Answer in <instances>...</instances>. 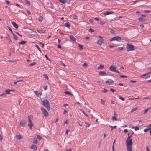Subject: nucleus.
<instances>
[{"mask_svg":"<svg viewBox=\"0 0 151 151\" xmlns=\"http://www.w3.org/2000/svg\"><path fill=\"white\" fill-rule=\"evenodd\" d=\"M134 133L133 132L130 136H129L130 133H128V137L126 140V145L127 147V148H128L129 151H130V150H131L133 144L132 139H130V138L132 136Z\"/></svg>","mask_w":151,"mask_h":151,"instance_id":"nucleus-1","label":"nucleus"},{"mask_svg":"<svg viewBox=\"0 0 151 151\" xmlns=\"http://www.w3.org/2000/svg\"><path fill=\"white\" fill-rule=\"evenodd\" d=\"M126 50L127 51H133L135 50L134 46L130 44H127L126 45Z\"/></svg>","mask_w":151,"mask_h":151,"instance_id":"nucleus-2","label":"nucleus"},{"mask_svg":"<svg viewBox=\"0 0 151 151\" xmlns=\"http://www.w3.org/2000/svg\"><path fill=\"white\" fill-rule=\"evenodd\" d=\"M43 104L45 106L47 107L48 110L50 109L49 103L48 101L47 100H43Z\"/></svg>","mask_w":151,"mask_h":151,"instance_id":"nucleus-3","label":"nucleus"},{"mask_svg":"<svg viewBox=\"0 0 151 151\" xmlns=\"http://www.w3.org/2000/svg\"><path fill=\"white\" fill-rule=\"evenodd\" d=\"M41 110L42 112L45 116L47 117L48 116V113L44 108L43 107H41Z\"/></svg>","mask_w":151,"mask_h":151,"instance_id":"nucleus-4","label":"nucleus"},{"mask_svg":"<svg viewBox=\"0 0 151 151\" xmlns=\"http://www.w3.org/2000/svg\"><path fill=\"white\" fill-rule=\"evenodd\" d=\"M116 67H114L113 65H111L109 67V70L111 71L115 72L116 71Z\"/></svg>","mask_w":151,"mask_h":151,"instance_id":"nucleus-5","label":"nucleus"},{"mask_svg":"<svg viewBox=\"0 0 151 151\" xmlns=\"http://www.w3.org/2000/svg\"><path fill=\"white\" fill-rule=\"evenodd\" d=\"M114 12L112 11H106L103 12V14L104 15H106L109 14H110L113 13Z\"/></svg>","mask_w":151,"mask_h":151,"instance_id":"nucleus-6","label":"nucleus"},{"mask_svg":"<svg viewBox=\"0 0 151 151\" xmlns=\"http://www.w3.org/2000/svg\"><path fill=\"white\" fill-rule=\"evenodd\" d=\"M115 41H116L118 42H120L121 40V38L119 36H116L114 37Z\"/></svg>","mask_w":151,"mask_h":151,"instance_id":"nucleus-7","label":"nucleus"},{"mask_svg":"<svg viewBox=\"0 0 151 151\" xmlns=\"http://www.w3.org/2000/svg\"><path fill=\"white\" fill-rule=\"evenodd\" d=\"M104 42L102 39L99 40L97 42V43L100 45H101Z\"/></svg>","mask_w":151,"mask_h":151,"instance_id":"nucleus-8","label":"nucleus"},{"mask_svg":"<svg viewBox=\"0 0 151 151\" xmlns=\"http://www.w3.org/2000/svg\"><path fill=\"white\" fill-rule=\"evenodd\" d=\"M14 91V90L7 89L5 91L6 92L5 93H6V94H10V91Z\"/></svg>","mask_w":151,"mask_h":151,"instance_id":"nucleus-9","label":"nucleus"},{"mask_svg":"<svg viewBox=\"0 0 151 151\" xmlns=\"http://www.w3.org/2000/svg\"><path fill=\"white\" fill-rule=\"evenodd\" d=\"M106 83L111 85L114 83V81L111 79H108L106 82Z\"/></svg>","mask_w":151,"mask_h":151,"instance_id":"nucleus-10","label":"nucleus"},{"mask_svg":"<svg viewBox=\"0 0 151 151\" xmlns=\"http://www.w3.org/2000/svg\"><path fill=\"white\" fill-rule=\"evenodd\" d=\"M25 124V121L24 120H22L20 122V125L21 127H23L24 126Z\"/></svg>","mask_w":151,"mask_h":151,"instance_id":"nucleus-11","label":"nucleus"},{"mask_svg":"<svg viewBox=\"0 0 151 151\" xmlns=\"http://www.w3.org/2000/svg\"><path fill=\"white\" fill-rule=\"evenodd\" d=\"M12 24L13 25V26L16 29L18 28V26L16 23L14 22H12Z\"/></svg>","mask_w":151,"mask_h":151,"instance_id":"nucleus-12","label":"nucleus"},{"mask_svg":"<svg viewBox=\"0 0 151 151\" xmlns=\"http://www.w3.org/2000/svg\"><path fill=\"white\" fill-rule=\"evenodd\" d=\"M31 149H33L35 151L37 150V146L35 145H32L31 147Z\"/></svg>","mask_w":151,"mask_h":151,"instance_id":"nucleus-13","label":"nucleus"},{"mask_svg":"<svg viewBox=\"0 0 151 151\" xmlns=\"http://www.w3.org/2000/svg\"><path fill=\"white\" fill-rule=\"evenodd\" d=\"M33 116L32 115H30L28 117V119L29 122H32L33 119Z\"/></svg>","mask_w":151,"mask_h":151,"instance_id":"nucleus-14","label":"nucleus"},{"mask_svg":"<svg viewBox=\"0 0 151 151\" xmlns=\"http://www.w3.org/2000/svg\"><path fill=\"white\" fill-rule=\"evenodd\" d=\"M16 137L18 139H20L22 138V136L20 134L17 135L16 136Z\"/></svg>","mask_w":151,"mask_h":151,"instance_id":"nucleus-15","label":"nucleus"},{"mask_svg":"<svg viewBox=\"0 0 151 151\" xmlns=\"http://www.w3.org/2000/svg\"><path fill=\"white\" fill-rule=\"evenodd\" d=\"M150 127H149V125H148L147 126V128H146V129H144V132H146L148 130H149L150 131V129H151V128Z\"/></svg>","mask_w":151,"mask_h":151,"instance_id":"nucleus-16","label":"nucleus"},{"mask_svg":"<svg viewBox=\"0 0 151 151\" xmlns=\"http://www.w3.org/2000/svg\"><path fill=\"white\" fill-rule=\"evenodd\" d=\"M34 93L37 96H40L42 95V93H39L37 91H35L34 92Z\"/></svg>","mask_w":151,"mask_h":151,"instance_id":"nucleus-17","label":"nucleus"},{"mask_svg":"<svg viewBox=\"0 0 151 151\" xmlns=\"http://www.w3.org/2000/svg\"><path fill=\"white\" fill-rule=\"evenodd\" d=\"M123 50H124V48L123 47H118L115 49V50H117L118 51H122Z\"/></svg>","mask_w":151,"mask_h":151,"instance_id":"nucleus-18","label":"nucleus"},{"mask_svg":"<svg viewBox=\"0 0 151 151\" xmlns=\"http://www.w3.org/2000/svg\"><path fill=\"white\" fill-rule=\"evenodd\" d=\"M33 143L34 144H37L38 141L36 138H35L33 139Z\"/></svg>","mask_w":151,"mask_h":151,"instance_id":"nucleus-19","label":"nucleus"},{"mask_svg":"<svg viewBox=\"0 0 151 151\" xmlns=\"http://www.w3.org/2000/svg\"><path fill=\"white\" fill-rule=\"evenodd\" d=\"M29 122V123L28 124V126L31 128L30 129H31L32 127L33 126V124L32 122Z\"/></svg>","mask_w":151,"mask_h":151,"instance_id":"nucleus-20","label":"nucleus"},{"mask_svg":"<svg viewBox=\"0 0 151 151\" xmlns=\"http://www.w3.org/2000/svg\"><path fill=\"white\" fill-rule=\"evenodd\" d=\"M70 39H71L73 41H75L76 40L75 38L72 35L70 37Z\"/></svg>","mask_w":151,"mask_h":151,"instance_id":"nucleus-21","label":"nucleus"},{"mask_svg":"<svg viewBox=\"0 0 151 151\" xmlns=\"http://www.w3.org/2000/svg\"><path fill=\"white\" fill-rule=\"evenodd\" d=\"M106 74V72L103 71H100L99 73V75H103V76L105 75Z\"/></svg>","mask_w":151,"mask_h":151,"instance_id":"nucleus-22","label":"nucleus"},{"mask_svg":"<svg viewBox=\"0 0 151 151\" xmlns=\"http://www.w3.org/2000/svg\"><path fill=\"white\" fill-rule=\"evenodd\" d=\"M43 19V18L42 16H40L38 18V20L40 22H42Z\"/></svg>","mask_w":151,"mask_h":151,"instance_id":"nucleus-23","label":"nucleus"},{"mask_svg":"<svg viewBox=\"0 0 151 151\" xmlns=\"http://www.w3.org/2000/svg\"><path fill=\"white\" fill-rule=\"evenodd\" d=\"M72 18L74 20H76L78 19L77 16L76 15H73L72 16Z\"/></svg>","mask_w":151,"mask_h":151,"instance_id":"nucleus-24","label":"nucleus"},{"mask_svg":"<svg viewBox=\"0 0 151 151\" xmlns=\"http://www.w3.org/2000/svg\"><path fill=\"white\" fill-rule=\"evenodd\" d=\"M116 140H115L112 144V151H114V143L115 142Z\"/></svg>","mask_w":151,"mask_h":151,"instance_id":"nucleus-25","label":"nucleus"},{"mask_svg":"<svg viewBox=\"0 0 151 151\" xmlns=\"http://www.w3.org/2000/svg\"><path fill=\"white\" fill-rule=\"evenodd\" d=\"M65 26L68 28H69L70 27V25L68 22L66 23H65Z\"/></svg>","mask_w":151,"mask_h":151,"instance_id":"nucleus-26","label":"nucleus"},{"mask_svg":"<svg viewBox=\"0 0 151 151\" xmlns=\"http://www.w3.org/2000/svg\"><path fill=\"white\" fill-rule=\"evenodd\" d=\"M64 93L65 94L68 95H72V94L69 91H65L64 92Z\"/></svg>","mask_w":151,"mask_h":151,"instance_id":"nucleus-27","label":"nucleus"},{"mask_svg":"<svg viewBox=\"0 0 151 151\" xmlns=\"http://www.w3.org/2000/svg\"><path fill=\"white\" fill-rule=\"evenodd\" d=\"M66 0H59V1L62 3L65 4L66 2Z\"/></svg>","mask_w":151,"mask_h":151,"instance_id":"nucleus-28","label":"nucleus"},{"mask_svg":"<svg viewBox=\"0 0 151 151\" xmlns=\"http://www.w3.org/2000/svg\"><path fill=\"white\" fill-rule=\"evenodd\" d=\"M13 38L15 40H17L18 39V37L14 33L13 34Z\"/></svg>","mask_w":151,"mask_h":151,"instance_id":"nucleus-29","label":"nucleus"},{"mask_svg":"<svg viewBox=\"0 0 151 151\" xmlns=\"http://www.w3.org/2000/svg\"><path fill=\"white\" fill-rule=\"evenodd\" d=\"M104 68V66L102 65H100L97 68V69H101L102 68Z\"/></svg>","mask_w":151,"mask_h":151,"instance_id":"nucleus-30","label":"nucleus"},{"mask_svg":"<svg viewBox=\"0 0 151 151\" xmlns=\"http://www.w3.org/2000/svg\"><path fill=\"white\" fill-rule=\"evenodd\" d=\"M138 109V107H136L135 108L132 109V110L131 111V113H132L133 111H136V110H137Z\"/></svg>","mask_w":151,"mask_h":151,"instance_id":"nucleus-31","label":"nucleus"},{"mask_svg":"<svg viewBox=\"0 0 151 151\" xmlns=\"http://www.w3.org/2000/svg\"><path fill=\"white\" fill-rule=\"evenodd\" d=\"M132 128V129H134L135 131L138 130L139 129V127L138 126L133 127Z\"/></svg>","mask_w":151,"mask_h":151,"instance_id":"nucleus-32","label":"nucleus"},{"mask_svg":"<svg viewBox=\"0 0 151 151\" xmlns=\"http://www.w3.org/2000/svg\"><path fill=\"white\" fill-rule=\"evenodd\" d=\"M23 81V80H18L16 82H14V84H17V83H18V82H22Z\"/></svg>","mask_w":151,"mask_h":151,"instance_id":"nucleus-33","label":"nucleus"},{"mask_svg":"<svg viewBox=\"0 0 151 151\" xmlns=\"http://www.w3.org/2000/svg\"><path fill=\"white\" fill-rule=\"evenodd\" d=\"M151 73V72H148V73H146V74H144L141 76L140 77H144V76H146L147 75V74H150V73Z\"/></svg>","mask_w":151,"mask_h":151,"instance_id":"nucleus-34","label":"nucleus"},{"mask_svg":"<svg viewBox=\"0 0 151 151\" xmlns=\"http://www.w3.org/2000/svg\"><path fill=\"white\" fill-rule=\"evenodd\" d=\"M101 103L102 104H103V105H104L105 104V100H104L101 99Z\"/></svg>","mask_w":151,"mask_h":151,"instance_id":"nucleus-35","label":"nucleus"},{"mask_svg":"<svg viewBox=\"0 0 151 151\" xmlns=\"http://www.w3.org/2000/svg\"><path fill=\"white\" fill-rule=\"evenodd\" d=\"M26 41H22L20 42L19 43V44H20V45L24 44L25 43H26Z\"/></svg>","mask_w":151,"mask_h":151,"instance_id":"nucleus-36","label":"nucleus"},{"mask_svg":"<svg viewBox=\"0 0 151 151\" xmlns=\"http://www.w3.org/2000/svg\"><path fill=\"white\" fill-rule=\"evenodd\" d=\"M89 22L92 24H94L93 21L92 19L89 20Z\"/></svg>","mask_w":151,"mask_h":151,"instance_id":"nucleus-37","label":"nucleus"},{"mask_svg":"<svg viewBox=\"0 0 151 151\" xmlns=\"http://www.w3.org/2000/svg\"><path fill=\"white\" fill-rule=\"evenodd\" d=\"M78 47L80 48L81 50H82L83 48V46L82 45L79 44H78Z\"/></svg>","mask_w":151,"mask_h":151,"instance_id":"nucleus-38","label":"nucleus"},{"mask_svg":"<svg viewBox=\"0 0 151 151\" xmlns=\"http://www.w3.org/2000/svg\"><path fill=\"white\" fill-rule=\"evenodd\" d=\"M36 64V63L35 62H33L32 63H30L29 64V66H32L33 65H34Z\"/></svg>","mask_w":151,"mask_h":151,"instance_id":"nucleus-39","label":"nucleus"},{"mask_svg":"<svg viewBox=\"0 0 151 151\" xmlns=\"http://www.w3.org/2000/svg\"><path fill=\"white\" fill-rule=\"evenodd\" d=\"M43 76L45 78H46L47 79H49L48 77L46 74H44L43 75Z\"/></svg>","mask_w":151,"mask_h":151,"instance_id":"nucleus-40","label":"nucleus"},{"mask_svg":"<svg viewBox=\"0 0 151 151\" xmlns=\"http://www.w3.org/2000/svg\"><path fill=\"white\" fill-rule=\"evenodd\" d=\"M110 127L111 128V131H112L113 129V128H116V126H110Z\"/></svg>","mask_w":151,"mask_h":151,"instance_id":"nucleus-41","label":"nucleus"},{"mask_svg":"<svg viewBox=\"0 0 151 151\" xmlns=\"http://www.w3.org/2000/svg\"><path fill=\"white\" fill-rule=\"evenodd\" d=\"M36 47L38 49L39 51L40 52H41V51L40 48H39V47L37 45H36Z\"/></svg>","mask_w":151,"mask_h":151,"instance_id":"nucleus-42","label":"nucleus"},{"mask_svg":"<svg viewBox=\"0 0 151 151\" xmlns=\"http://www.w3.org/2000/svg\"><path fill=\"white\" fill-rule=\"evenodd\" d=\"M108 91V90L104 88L103 90L101 91V92H103L104 93H106Z\"/></svg>","mask_w":151,"mask_h":151,"instance_id":"nucleus-43","label":"nucleus"},{"mask_svg":"<svg viewBox=\"0 0 151 151\" xmlns=\"http://www.w3.org/2000/svg\"><path fill=\"white\" fill-rule=\"evenodd\" d=\"M112 119L114 121H117V118H116L115 116H113L112 117Z\"/></svg>","mask_w":151,"mask_h":151,"instance_id":"nucleus-44","label":"nucleus"},{"mask_svg":"<svg viewBox=\"0 0 151 151\" xmlns=\"http://www.w3.org/2000/svg\"><path fill=\"white\" fill-rule=\"evenodd\" d=\"M6 38L7 40H10V36L8 34L6 35Z\"/></svg>","mask_w":151,"mask_h":151,"instance_id":"nucleus-45","label":"nucleus"},{"mask_svg":"<svg viewBox=\"0 0 151 151\" xmlns=\"http://www.w3.org/2000/svg\"><path fill=\"white\" fill-rule=\"evenodd\" d=\"M150 109V108L146 109L144 111V113L145 114L148 111V110Z\"/></svg>","mask_w":151,"mask_h":151,"instance_id":"nucleus-46","label":"nucleus"},{"mask_svg":"<svg viewBox=\"0 0 151 151\" xmlns=\"http://www.w3.org/2000/svg\"><path fill=\"white\" fill-rule=\"evenodd\" d=\"M105 24V22H100L99 24L101 25H103L104 24Z\"/></svg>","mask_w":151,"mask_h":151,"instance_id":"nucleus-47","label":"nucleus"},{"mask_svg":"<svg viewBox=\"0 0 151 151\" xmlns=\"http://www.w3.org/2000/svg\"><path fill=\"white\" fill-rule=\"evenodd\" d=\"M119 98L120 99H121V100L122 101H124V99L121 96H119Z\"/></svg>","mask_w":151,"mask_h":151,"instance_id":"nucleus-48","label":"nucleus"},{"mask_svg":"<svg viewBox=\"0 0 151 151\" xmlns=\"http://www.w3.org/2000/svg\"><path fill=\"white\" fill-rule=\"evenodd\" d=\"M44 90H46L47 89V86H43Z\"/></svg>","mask_w":151,"mask_h":151,"instance_id":"nucleus-49","label":"nucleus"},{"mask_svg":"<svg viewBox=\"0 0 151 151\" xmlns=\"http://www.w3.org/2000/svg\"><path fill=\"white\" fill-rule=\"evenodd\" d=\"M37 31L38 32L40 33H43V32L42 30H37Z\"/></svg>","mask_w":151,"mask_h":151,"instance_id":"nucleus-50","label":"nucleus"},{"mask_svg":"<svg viewBox=\"0 0 151 151\" xmlns=\"http://www.w3.org/2000/svg\"><path fill=\"white\" fill-rule=\"evenodd\" d=\"M61 64L62 65L64 66L65 67V64L62 61H60Z\"/></svg>","mask_w":151,"mask_h":151,"instance_id":"nucleus-51","label":"nucleus"},{"mask_svg":"<svg viewBox=\"0 0 151 151\" xmlns=\"http://www.w3.org/2000/svg\"><path fill=\"white\" fill-rule=\"evenodd\" d=\"M37 137L38 139H41L42 138V137L38 135H37Z\"/></svg>","mask_w":151,"mask_h":151,"instance_id":"nucleus-52","label":"nucleus"},{"mask_svg":"<svg viewBox=\"0 0 151 151\" xmlns=\"http://www.w3.org/2000/svg\"><path fill=\"white\" fill-rule=\"evenodd\" d=\"M26 3L29 5H30V2L27 0H26L25 1Z\"/></svg>","mask_w":151,"mask_h":151,"instance_id":"nucleus-53","label":"nucleus"},{"mask_svg":"<svg viewBox=\"0 0 151 151\" xmlns=\"http://www.w3.org/2000/svg\"><path fill=\"white\" fill-rule=\"evenodd\" d=\"M3 139V137L2 135V134H1L0 135V140L1 141Z\"/></svg>","mask_w":151,"mask_h":151,"instance_id":"nucleus-54","label":"nucleus"},{"mask_svg":"<svg viewBox=\"0 0 151 151\" xmlns=\"http://www.w3.org/2000/svg\"><path fill=\"white\" fill-rule=\"evenodd\" d=\"M110 91L112 92H114L116 91L115 90L111 88L110 89Z\"/></svg>","mask_w":151,"mask_h":151,"instance_id":"nucleus-55","label":"nucleus"},{"mask_svg":"<svg viewBox=\"0 0 151 151\" xmlns=\"http://www.w3.org/2000/svg\"><path fill=\"white\" fill-rule=\"evenodd\" d=\"M83 67H87L88 66V65L86 63H85L83 64Z\"/></svg>","mask_w":151,"mask_h":151,"instance_id":"nucleus-56","label":"nucleus"},{"mask_svg":"<svg viewBox=\"0 0 151 151\" xmlns=\"http://www.w3.org/2000/svg\"><path fill=\"white\" fill-rule=\"evenodd\" d=\"M67 113V111L66 110H64L63 112V115L65 114L66 113Z\"/></svg>","mask_w":151,"mask_h":151,"instance_id":"nucleus-57","label":"nucleus"},{"mask_svg":"<svg viewBox=\"0 0 151 151\" xmlns=\"http://www.w3.org/2000/svg\"><path fill=\"white\" fill-rule=\"evenodd\" d=\"M115 41L114 37L112 38H111L109 40V41Z\"/></svg>","mask_w":151,"mask_h":151,"instance_id":"nucleus-58","label":"nucleus"},{"mask_svg":"<svg viewBox=\"0 0 151 151\" xmlns=\"http://www.w3.org/2000/svg\"><path fill=\"white\" fill-rule=\"evenodd\" d=\"M110 32L112 33V34H115V32L114 31V30H111L110 31Z\"/></svg>","mask_w":151,"mask_h":151,"instance_id":"nucleus-59","label":"nucleus"},{"mask_svg":"<svg viewBox=\"0 0 151 151\" xmlns=\"http://www.w3.org/2000/svg\"><path fill=\"white\" fill-rule=\"evenodd\" d=\"M89 31L90 32L92 33L94 32V30H93L92 29L90 28V29H89Z\"/></svg>","mask_w":151,"mask_h":151,"instance_id":"nucleus-60","label":"nucleus"},{"mask_svg":"<svg viewBox=\"0 0 151 151\" xmlns=\"http://www.w3.org/2000/svg\"><path fill=\"white\" fill-rule=\"evenodd\" d=\"M144 12L145 13H149L150 12V11H149V10H145L144 11Z\"/></svg>","mask_w":151,"mask_h":151,"instance_id":"nucleus-61","label":"nucleus"},{"mask_svg":"<svg viewBox=\"0 0 151 151\" xmlns=\"http://www.w3.org/2000/svg\"><path fill=\"white\" fill-rule=\"evenodd\" d=\"M27 13L29 15L31 14L30 12L28 10H27Z\"/></svg>","mask_w":151,"mask_h":151,"instance_id":"nucleus-62","label":"nucleus"},{"mask_svg":"<svg viewBox=\"0 0 151 151\" xmlns=\"http://www.w3.org/2000/svg\"><path fill=\"white\" fill-rule=\"evenodd\" d=\"M58 47L59 48H61V46L60 44H58Z\"/></svg>","mask_w":151,"mask_h":151,"instance_id":"nucleus-63","label":"nucleus"},{"mask_svg":"<svg viewBox=\"0 0 151 151\" xmlns=\"http://www.w3.org/2000/svg\"><path fill=\"white\" fill-rule=\"evenodd\" d=\"M138 20L139 21H143V19L142 17H140L138 18Z\"/></svg>","mask_w":151,"mask_h":151,"instance_id":"nucleus-64","label":"nucleus"}]
</instances>
